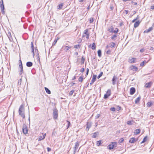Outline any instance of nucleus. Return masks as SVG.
Returning <instances> with one entry per match:
<instances>
[{
	"label": "nucleus",
	"instance_id": "obj_1",
	"mask_svg": "<svg viewBox=\"0 0 154 154\" xmlns=\"http://www.w3.org/2000/svg\"><path fill=\"white\" fill-rule=\"evenodd\" d=\"M24 111V106L23 105H21L19 108V115H20L23 119L25 118Z\"/></svg>",
	"mask_w": 154,
	"mask_h": 154
},
{
	"label": "nucleus",
	"instance_id": "obj_2",
	"mask_svg": "<svg viewBox=\"0 0 154 154\" xmlns=\"http://www.w3.org/2000/svg\"><path fill=\"white\" fill-rule=\"evenodd\" d=\"M53 116L54 119H57L58 116V111L56 108L53 109Z\"/></svg>",
	"mask_w": 154,
	"mask_h": 154
},
{
	"label": "nucleus",
	"instance_id": "obj_3",
	"mask_svg": "<svg viewBox=\"0 0 154 154\" xmlns=\"http://www.w3.org/2000/svg\"><path fill=\"white\" fill-rule=\"evenodd\" d=\"M117 143L115 142L111 143L107 146L108 148L109 149H112L116 145Z\"/></svg>",
	"mask_w": 154,
	"mask_h": 154
},
{
	"label": "nucleus",
	"instance_id": "obj_4",
	"mask_svg": "<svg viewBox=\"0 0 154 154\" xmlns=\"http://www.w3.org/2000/svg\"><path fill=\"white\" fill-rule=\"evenodd\" d=\"M0 7L1 8V11L2 14H4L5 11H4V7L3 4V0H1L0 2Z\"/></svg>",
	"mask_w": 154,
	"mask_h": 154
},
{
	"label": "nucleus",
	"instance_id": "obj_5",
	"mask_svg": "<svg viewBox=\"0 0 154 154\" xmlns=\"http://www.w3.org/2000/svg\"><path fill=\"white\" fill-rule=\"evenodd\" d=\"M89 33L88 32V30L86 29L85 30V32L83 35L82 37H86L87 39L89 38Z\"/></svg>",
	"mask_w": 154,
	"mask_h": 154
},
{
	"label": "nucleus",
	"instance_id": "obj_6",
	"mask_svg": "<svg viewBox=\"0 0 154 154\" xmlns=\"http://www.w3.org/2000/svg\"><path fill=\"white\" fill-rule=\"evenodd\" d=\"M22 130L23 133L24 134H26L27 133L28 131L26 125L24 124L23 125Z\"/></svg>",
	"mask_w": 154,
	"mask_h": 154
},
{
	"label": "nucleus",
	"instance_id": "obj_7",
	"mask_svg": "<svg viewBox=\"0 0 154 154\" xmlns=\"http://www.w3.org/2000/svg\"><path fill=\"white\" fill-rule=\"evenodd\" d=\"M20 61L21 64L19 65V66L20 69L19 73L20 74H21L23 72V69L21 61V60H20Z\"/></svg>",
	"mask_w": 154,
	"mask_h": 154
},
{
	"label": "nucleus",
	"instance_id": "obj_8",
	"mask_svg": "<svg viewBox=\"0 0 154 154\" xmlns=\"http://www.w3.org/2000/svg\"><path fill=\"white\" fill-rule=\"evenodd\" d=\"M79 143L78 141L75 143V147H74V153L75 152V151L77 150L79 146Z\"/></svg>",
	"mask_w": 154,
	"mask_h": 154
},
{
	"label": "nucleus",
	"instance_id": "obj_9",
	"mask_svg": "<svg viewBox=\"0 0 154 154\" xmlns=\"http://www.w3.org/2000/svg\"><path fill=\"white\" fill-rule=\"evenodd\" d=\"M97 76L95 75H94L93 76L92 79L90 83V85H92L96 81Z\"/></svg>",
	"mask_w": 154,
	"mask_h": 154
},
{
	"label": "nucleus",
	"instance_id": "obj_10",
	"mask_svg": "<svg viewBox=\"0 0 154 154\" xmlns=\"http://www.w3.org/2000/svg\"><path fill=\"white\" fill-rule=\"evenodd\" d=\"M45 134H42V136H41L39 137L38 138V141H40L44 140L45 137Z\"/></svg>",
	"mask_w": 154,
	"mask_h": 154
},
{
	"label": "nucleus",
	"instance_id": "obj_11",
	"mask_svg": "<svg viewBox=\"0 0 154 154\" xmlns=\"http://www.w3.org/2000/svg\"><path fill=\"white\" fill-rule=\"evenodd\" d=\"M7 34L8 37L9 38L10 41L11 42L13 40V39L12 38L11 33L10 32H8Z\"/></svg>",
	"mask_w": 154,
	"mask_h": 154
},
{
	"label": "nucleus",
	"instance_id": "obj_12",
	"mask_svg": "<svg viewBox=\"0 0 154 154\" xmlns=\"http://www.w3.org/2000/svg\"><path fill=\"white\" fill-rule=\"evenodd\" d=\"M111 94V90L108 89L106 94H105L104 96H109Z\"/></svg>",
	"mask_w": 154,
	"mask_h": 154
},
{
	"label": "nucleus",
	"instance_id": "obj_13",
	"mask_svg": "<svg viewBox=\"0 0 154 154\" xmlns=\"http://www.w3.org/2000/svg\"><path fill=\"white\" fill-rule=\"evenodd\" d=\"M135 91V89L134 88H131L130 90V94L131 95L133 94Z\"/></svg>",
	"mask_w": 154,
	"mask_h": 154
},
{
	"label": "nucleus",
	"instance_id": "obj_14",
	"mask_svg": "<svg viewBox=\"0 0 154 154\" xmlns=\"http://www.w3.org/2000/svg\"><path fill=\"white\" fill-rule=\"evenodd\" d=\"M153 29V27H149L148 29L144 31V32L148 33L151 31Z\"/></svg>",
	"mask_w": 154,
	"mask_h": 154
},
{
	"label": "nucleus",
	"instance_id": "obj_15",
	"mask_svg": "<svg viewBox=\"0 0 154 154\" xmlns=\"http://www.w3.org/2000/svg\"><path fill=\"white\" fill-rule=\"evenodd\" d=\"M117 79V77L115 76H114L112 79V84L113 85L116 84V79Z\"/></svg>",
	"mask_w": 154,
	"mask_h": 154
},
{
	"label": "nucleus",
	"instance_id": "obj_16",
	"mask_svg": "<svg viewBox=\"0 0 154 154\" xmlns=\"http://www.w3.org/2000/svg\"><path fill=\"white\" fill-rule=\"evenodd\" d=\"M140 22L138 20L134 24V27L136 28L138 27L140 24Z\"/></svg>",
	"mask_w": 154,
	"mask_h": 154
},
{
	"label": "nucleus",
	"instance_id": "obj_17",
	"mask_svg": "<svg viewBox=\"0 0 154 154\" xmlns=\"http://www.w3.org/2000/svg\"><path fill=\"white\" fill-rule=\"evenodd\" d=\"M31 48L32 49V52L33 53V55H34V46L32 42L31 43Z\"/></svg>",
	"mask_w": 154,
	"mask_h": 154
},
{
	"label": "nucleus",
	"instance_id": "obj_18",
	"mask_svg": "<svg viewBox=\"0 0 154 154\" xmlns=\"http://www.w3.org/2000/svg\"><path fill=\"white\" fill-rule=\"evenodd\" d=\"M26 65L27 67H30L32 65V63L31 62H28L26 63Z\"/></svg>",
	"mask_w": 154,
	"mask_h": 154
},
{
	"label": "nucleus",
	"instance_id": "obj_19",
	"mask_svg": "<svg viewBox=\"0 0 154 154\" xmlns=\"http://www.w3.org/2000/svg\"><path fill=\"white\" fill-rule=\"evenodd\" d=\"M136 141L135 138L134 137H132L130 139L129 142L131 143H134Z\"/></svg>",
	"mask_w": 154,
	"mask_h": 154
},
{
	"label": "nucleus",
	"instance_id": "obj_20",
	"mask_svg": "<svg viewBox=\"0 0 154 154\" xmlns=\"http://www.w3.org/2000/svg\"><path fill=\"white\" fill-rule=\"evenodd\" d=\"M140 129L135 130L134 132V134L137 135L140 133Z\"/></svg>",
	"mask_w": 154,
	"mask_h": 154
},
{
	"label": "nucleus",
	"instance_id": "obj_21",
	"mask_svg": "<svg viewBox=\"0 0 154 154\" xmlns=\"http://www.w3.org/2000/svg\"><path fill=\"white\" fill-rule=\"evenodd\" d=\"M99 133L97 132H96L94 133L92 136V137L94 138H96L98 135Z\"/></svg>",
	"mask_w": 154,
	"mask_h": 154
},
{
	"label": "nucleus",
	"instance_id": "obj_22",
	"mask_svg": "<svg viewBox=\"0 0 154 154\" xmlns=\"http://www.w3.org/2000/svg\"><path fill=\"white\" fill-rule=\"evenodd\" d=\"M130 69H134V71H136L137 69V68L136 67H135L133 66H130Z\"/></svg>",
	"mask_w": 154,
	"mask_h": 154
},
{
	"label": "nucleus",
	"instance_id": "obj_23",
	"mask_svg": "<svg viewBox=\"0 0 154 154\" xmlns=\"http://www.w3.org/2000/svg\"><path fill=\"white\" fill-rule=\"evenodd\" d=\"M45 90L46 93L48 94H50L51 93V91L47 88L45 87Z\"/></svg>",
	"mask_w": 154,
	"mask_h": 154
},
{
	"label": "nucleus",
	"instance_id": "obj_24",
	"mask_svg": "<svg viewBox=\"0 0 154 154\" xmlns=\"http://www.w3.org/2000/svg\"><path fill=\"white\" fill-rule=\"evenodd\" d=\"M91 127V124L90 123H88L87 124L86 130L88 131L89 128Z\"/></svg>",
	"mask_w": 154,
	"mask_h": 154
},
{
	"label": "nucleus",
	"instance_id": "obj_25",
	"mask_svg": "<svg viewBox=\"0 0 154 154\" xmlns=\"http://www.w3.org/2000/svg\"><path fill=\"white\" fill-rule=\"evenodd\" d=\"M110 47L111 48L115 47L116 45V44L115 43L113 42H111L109 44Z\"/></svg>",
	"mask_w": 154,
	"mask_h": 154
},
{
	"label": "nucleus",
	"instance_id": "obj_26",
	"mask_svg": "<svg viewBox=\"0 0 154 154\" xmlns=\"http://www.w3.org/2000/svg\"><path fill=\"white\" fill-rule=\"evenodd\" d=\"M135 59L134 58H132L131 59H130L129 62L131 63H134V60Z\"/></svg>",
	"mask_w": 154,
	"mask_h": 154
},
{
	"label": "nucleus",
	"instance_id": "obj_27",
	"mask_svg": "<svg viewBox=\"0 0 154 154\" xmlns=\"http://www.w3.org/2000/svg\"><path fill=\"white\" fill-rule=\"evenodd\" d=\"M151 85V83L150 82H149L148 83H146L145 85V87L146 88H149L150 87Z\"/></svg>",
	"mask_w": 154,
	"mask_h": 154
},
{
	"label": "nucleus",
	"instance_id": "obj_28",
	"mask_svg": "<svg viewBox=\"0 0 154 154\" xmlns=\"http://www.w3.org/2000/svg\"><path fill=\"white\" fill-rule=\"evenodd\" d=\"M140 99V97H138L135 100V103L137 104L139 103Z\"/></svg>",
	"mask_w": 154,
	"mask_h": 154
},
{
	"label": "nucleus",
	"instance_id": "obj_29",
	"mask_svg": "<svg viewBox=\"0 0 154 154\" xmlns=\"http://www.w3.org/2000/svg\"><path fill=\"white\" fill-rule=\"evenodd\" d=\"M63 6V3L57 6V7H58V9H62Z\"/></svg>",
	"mask_w": 154,
	"mask_h": 154
},
{
	"label": "nucleus",
	"instance_id": "obj_30",
	"mask_svg": "<svg viewBox=\"0 0 154 154\" xmlns=\"http://www.w3.org/2000/svg\"><path fill=\"white\" fill-rule=\"evenodd\" d=\"M152 104L153 103L151 102H148L146 104L147 106L148 107H150Z\"/></svg>",
	"mask_w": 154,
	"mask_h": 154
},
{
	"label": "nucleus",
	"instance_id": "obj_31",
	"mask_svg": "<svg viewBox=\"0 0 154 154\" xmlns=\"http://www.w3.org/2000/svg\"><path fill=\"white\" fill-rule=\"evenodd\" d=\"M113 29L114 28L112 26L110 27L109 28L108 30L109 31V32L112 33V32L113 31Z\"/></svg>",
	"mask_w": 154,
	"mask_h": 154
},
{
	"label": "nucleus",
	"instance_id": "obj_32",
	"mask_svg": "<svg viewBox=\"0 0 154 154\" xmlns=\"http://www.w3.org/2000/svg\"><path fill=\"white\" fill-rule=\"evenodd\" d=\"M147 139V136H145L143 138V140L141 142V143H142L146 142Z\"/></svg>",
	"mask_w": 154,
	"mask_h": 154
},
{
	"label": "nucleus",
	"instance_id": "obj_33",
	"mask_svg": "<svg viewBox=\"0 0 154 154\" xmlns=\"http://www.w3.org/2000/svg\"><path fill=\"white\" fill-rule=\"evenodd\" d=\"M97 54L98 56L100 57L101 56V51L100 50H99L97 51Z\"/></svg>",
	"mask_w": 154,
	"mask_h": 154
},
{
	"label": "nucleus",
	"instance_id": "obj_34",
	"mask_svg": "<svg viewBox=\"0 0 154 154\" xmlns=\"http://www.w3.org/2000/svg\"><path fill=\"white\" fill-rule=\"evenodd\" d=\"M35 51L36 52V53L37 54V56L38 57V60L40 59L39 55L38 53V51L37 49H35Z\"/></svg>",
	"mask_w": 154,
	"mask_h": 154
},
{
	"label": "nucleus",
	"instance_id": "obj_35",
	"mask_svg": "<svg viewBox=\"0 0 154 154\" xmlns=\"http://www.w3.org/2000/svg\"><path fill=\"white\" fill-rule=\"evenodd\" d=\"M117 35H112V36L111 37V38L112 40H115L116 39L115 38L117 37Z\"/></svg>",
	"mask_w": 154,
	"mask_h": 154
},
{
	"label": "nucleus",
	"instance_id": "obj_36",
	"mask_svg": "<svg viewBox=\"0 0 154 154\" xmlns=\"http://www.w3.org/2000/svg\"><path fill=\"white\" fill-rule=\"evenodd\" d=\"M118 28H116V30H113V31L112 32V33H117L118 32Z\"/></svg>",
	"mask_w": 154,
	"mask_h": 154
},
{
	"label": "nucleus",
	"instance_id": "obj_37",
	"mask_svg": "<svg viewBox=\"0 0 154 154\" xmlns=\"http://www.w3.org/2000/svg\"><path fill=\"white\" fill-rule=\"evenodd\" d=\"M101 143V140L98 141H97L96 142V144H97V146H99L100 145Z\"/></svg>",
	"mask_w": 154,
	"mask_h": 154
},
{
	"label": "nucleus",
	"instance_id": "obj_38",
	"mask_svg": "<svg viewBox=\"0 0 154 154\" xmlns=\"http://www.w3.org/2000/svg\"><path fill=\"white\" fill-rule=\"evenodd\" d=\"M22 80L21 79H20L19 80L18 82V85H21V82H22Z\"/></svg>",
	"mask_w": 154,
	"mask_h": 154
},
{
	"label": "nucleus",
	"instance_id": "obj_39",
	"mask_svg": "<svg viewBox=\"0 0 154 154\" xmlns=\"http://www.w3.org/2000/svg\"><path fill=\"white\" fill-rule=\"evenodd\" d=\"M74 92V91L73 90H72L69 93V96L72 95L73 94Z\"/></svg>",
	"mask_w": 154,
	"mask_h": 154
},
{
	"label": "nucleus",
	"instance_id": "obj_40",
	"mask_svg": "<svg viewBox=\"0 0 154 154\" xmlns=\"http://www.w3.org/2000/svg\"><path fill=\"white\" fill-rule=\"evenodd\" d=\"M103 74V72H100V73L99 74V75L97 76V78L98 79H99L102 76Z\"/></svg>",
	"mask_w": 154,
	"mask_h": 154
},
{
	"label": "nucleus",
	"instance_id": "obj_41",
	"mask_svg": "<svg viewBox=\"0 0 154 154\" xmlns=\"http://www.w3.org/2000/svg\"><path fill=\"white\" fill-rule=\"evenodd\" d=\"M83 79V77L82 76H80L79 78V82H82V81Z\"/></svg>",
	"mask_w": 154,
	"mask_h": 154
},
{
	"label": "nucleus",
	"instance_id": "obj_42",
	"mask_svg": "<svg viewBox=\"0 0 154 154\" xmlns=\"http://www.w3.org/2000/svg\"><path fill=\"white\" fill-rule=\"evenodd\" d=\"M67 122L68 124H67V129H68L70 125V122L69 121H67Z\"/></svg>",
	"mask_w": 154,
	"mask_h": 154
},
{
	"label": "nucleus",
	"instance_id": "obj_43",
	"mask_svg": "<svg viewBox=\"0 0 154 154\" xmlns=\"http://www.w3.org/2000/svg\"><path fill=\"white\" fill-rule=\"evenodd\" d=\"M100 116L101 115L100 114H97V115L95 116V119H98L100 117Z\"/></svg>",
	"mask_w": 154,
	"mask_h": 154
},
{
	"label": "nucleus",
	"instance_id": "obj_44",
	"mask_svg": "<svg viewBox=\"0 0 154 154\" xmlns=\"http://www.w3.org/2000/svg\"><path fill=\"white\" fill-rule=\"evenodd\" d=\"M69 48H70L69 47H68V46H65V48L64 50L66 51H67L69 50Z\"/></svg>",
	"mask_w": 154,
	"mask_h": 154
},
{
	"label": "nucleus",
	"instance_id": "obj_45",
	"mask_svg": "<svg viewBox=\"0 0 154 154\" xmlns=\"http://www.w3.org/2000/svg\"><path fill=\"white\" fill-rule=\"evenodd\" d=\"M95 44L93 43L92 45L91 48L92 50H94L95 49Z\"/></svg>",
	"mask_w": 154,
	"mask_h": 154
},
{
	"label": "nucleus",
	"instance_id": "obj_46",
	"mask_svg": "<svg viewBox=\"0 0 154 154\" xmlns=\"http://www.w3.org/2000/svg\"><path fill=\"white\" fill-rule=\"evenodd\" d=\"M110 110L112 111H115L116 110L115 108L114 107H112L110 109Z\"/></svg>",
	"mask_w": 154,
	"mask_h": 154
},
{
	"label": "nucleus",
	"instance_id": "obj_47",
	"mask_svg": "<svg viewBox=\"0 0 154 154\" xmlns=\"http://www.w3.org/2000/svg\"><path fill=\"white\" fill-rule=\"evenodd\" d=\"M145 62V61H143L140 64V66H144Z\"/></svg>",
	"mask_w": 154,
	"mask_h": 154
},
{
	"label": "nucleus",
	"instance_id": "obj_48",
	"mask_svg": "<svg viewBox=\"0 0 154 154\" xmlns=\"http://www.w3.org/2000/svg\"><path fill=\"white\" fill-rule=\"evenodd\" d=\"M111 52V51L110 50H108L106 52V53L107 54H110Z\"/></svg>",
	"mask_w": 154,
	"mask_h": 154
},
{
	"label": "nucleus",
	"instance_id": "obj_49",
	"mask_svg": "<svg viewBox=\"0 0 154 154\" xmlns=\"http://www.w3.org/2000/svg\"><path fill=\"white\" fill-rule=\"evenodd\" d=\"M74 48H79V45H75L74 46Z\"/></svg>",
	"mask_w": 154,
	"mask_h": 154
},
{
	"label": "nucleus",
	"instance_id": "obj_50",
	"mask_svg": "<svg viewBox=\"0 0 154 154\" xmlns=\"http://www.w3.org/2000/svg\"><path fill=\"white\" fill-rule=\"evenodd\" d=\"M138 19V16H137V17L134 20H133L132 21V22L134 23V22L136 20H137Z\"/></svg>",
	"mask_w": 154,
	"mask_h": 154
},
{
	"label": "nucleus",
	"instance_id": "obj_51",
	"mask_svg": "<svg viewBox=\"0 0 154 154\" xmlns=\"http://www.w3.org/2000/svg\"><path fill=\"white\" fill-rule=\"evenodd\" d=\"M57 39H55L53 43V45H54L57 42Z\"/></svg>",
	"mask_w": 154,
	"mask_h": 154
},
{
	"label": "nucleus",
	"instance_id": "obj_52",
	"mask_svg": "<svg viewBox=\"0 0 154 154\" xmlns=\"http://www.w3.org/2000/svg\"><path fill=\"white\" fill-rule=\"evenodd\" d=\"M127 124L128 125H132L131 122V121H128L127 122Z\"/></svg>",
	"mask_w": 154,
	"mask_h": 154
},
{
	"label": "nucleus",
	"instance_id": "obj_53",
	"mask_svg": "<svg viewBox=\"0 0 154 154\" xmlns=\"http://www.w3.org/2000/svg\"><path fill=\"white\" fill-rule=\"evenodd\" d=\"M114 8V7L112 5H111L110 6V9L111 10H112Z\"/></svg>",
	"mask_w": 154,
	"mask_h": 154
},
{
	"label": "nucleus",
	"instance_id": "obj_54",
	"mask_svg": "<svg viewBox=\"0 0 154 154\" xmlns=\"http://www.w3.org/2000/svg\"><path fill=\"white\" fill-rule=\"evenodd\" d=\"M90 23H91L94 21V19L93 18H91L89 20Z\"/></svg>",
	"mask_w": 154,
	"mask_h": 154
},
{
	"label": "nucleus",
	"instance_id": "obj_55",
	"mask_svg": "<svg viewBox=\"0 0 154 154\" xmlns=\"http://www.w3.org/2000/svg\"><path fill=\"white\" fill-rule=\"evenodd\" d=\"M47 151L48 152H50L51 150V148H50L48 147L47 148Z\"/></svg>",
	"mask_w": 154,
	"mask_h": 154
},
{
	"label": "nucleus",
	"instance_id": "obj_56",
	"mask_svg": "<svg viewBox=\"0 0 154 154\" xmlns=\"http://www.w3.org/2000/svg\"><path fill=\"white\" fill-rule=\"evenodd\" d=\"M145 51V49L144 48L141 49L140 50V52H143Z\"/></svg>",
	"mask_w": 154,
	"mask_h": 154
},
{
	"label": "nucleus",
	"instance_id": "obj_57",
	"mask_svg": "<svg viewBox=\"0 0 154 154\" xmlns=\"http://www.w3.org/2000/svg\"><path fill=\"white\" fill-rule=\"evenodd\" d=\"M84 71V69L83 68H82L80 70V72H83Z\"/></svg>",
	"mask_w": 154,
	"mask_h": 154
},
{
	"label": "nucleus",
	"instance_id": "obj_58",
	"mask_svg": "<svg viewBox=\"0 0 154 154\" xmlns=\"http://www.w3.org/2000/svg\"><path fill=\"white\" fill-rule=\"evenodd\" d=\"M75 84V83L71 82V83H70V85L71 86H73Z\"/></svg>",
	"mask_w": 154,
	"mask_h": 154
},
{
	"label": "nucleus",
	"instance_id": "obj_59",
	"mask_svg": "<svg viewBox=\"0 0 154 154\" xmlns=\"http://www.w3.org/2000/svg\"><path fill=\"white\" fill-rule=\"evenodd\" d=\"M124 139L123 138H122L119 141L120 143L124 141Z\"/></svg>",
	"mask_w": 154,
	"mask_h": 154
},
{
	"label": "nucleus",
	"instance_id": "obj_60",
	"mask_svg": "<svg viewBox=\"0 0 154 154\" xmlns=\"http://www.w3.org/2000/svg\"><path fill=\"white\" fill-rule=\"evenodd\" d=\"M121 107L119 106H118L117 108V110H119L120 109Z\"/></svg>",
	"mask_w": 154,
	"mask_h": 154
},
{
	"label": "nucleus",
	"instance_id": "obj_61",
	"mask_svg": "<svg viewBox=\"0 0 154 154\" xmlns=\"http://www.w3.org/2000/svg\"><path fill=\"white\" fill-rule=\"evenodd\" d=\"M150 8L154 10V5L151 6L150 7Z\"/></svg>",
	"mask_w": 154,
	"mask_h": 154
},
{
	"label": "nucleus",
	"instance_id": "obj_62",
	"mask_svg": "<svg viewBox=\"0 0 154 154\" xmlns=\"http://www.w3.org/2000/svg\"><path fill=\"white\" fill-rule=\"evenodd\" d=\"M125 13L126 14H127L128 13V11L127 10H125Z\"/></svg>",
	"mask_w": 154,
	"mask_h": 154
},
{
	"label": "nucleus",
	"instance_id": "obj_63",
	"mask_svg": "<svg viewBox=\"0 0 154 154\" xmlns=\"http://www.w3.org/2000/svg\"><path fill=\"white\" fill-rule=\"evenodd\" d=\"M82 60L83 61V63H84V61L85 60V59L83 57H82Z\"/></svg>",
	"mask_w": 154,
	"mask_h": 154
},
{
	"label": "nucleus",
	"instance_id": "obj_64",
	"mask_svg": "<svg viewBox=\"0 0 154 154\" xmlns=\"http://www.w3.org/2000/svg\"><path fill=\"white\" fill-rule=\"evenodd\" d=\"M109 46L108 45H107L106 46V48L108 49L109 48Z\"/></svg>",
	"mask_w": 154,
	"mask_h": 154
}]
</instances>
